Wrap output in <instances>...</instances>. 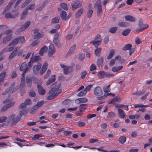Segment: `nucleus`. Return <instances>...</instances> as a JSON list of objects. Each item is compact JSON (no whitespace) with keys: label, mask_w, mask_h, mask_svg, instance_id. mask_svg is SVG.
Segmentation results:
<instances>
[{"label":"nucleus","mask_w":152,"mask_h":152,"mask_svg":"<svg viewBox=\"0 0 152 152\" xmlns=\"http://www.w3.org/2000/svg\"><path fill=\"white\" fill-rule=\"evenodd\" d=\"M16 1V0H12L5 7L3 11V12L4 13L6 10H9L12 6V4H14Z\"/></svg>","instance_id":"obj_19"},{"label":"nucleus","mask_w":152,"mask_h":152,"mask_svg":"<svg viewBox=\"0 0 152 152\" xmlns=\"http://www.w3.org/2000/svg\"><path fill=\"white\" fill-rule=\"evenodd\" d=\"M139 26L140 28H142V30L148 27V25L146 23L142 24H140Z\"/></svg>","instance_id":"obj_52"},{"label":"nucleus","mask_w":152,"mask_h":152,"mask_svg":"<svg viewBox=\"0 0 152 152\" xmlns=\"http://www.w3.org/2000/svg\"><path fill=\"white\" fill-rule=\"evenodd\" d=\"M103 62V59L102 57H101L98 59L97 65L98 67H100L101 66Z\"/></svg>","instance_id":"obj_26"},{"label":"nucleus","mask_w":152,"mask_h":152,"mask_svg":"<svg viewBox=\"0 0 152 152\" xmlns=\"http://www.w3.org/2000/svg\"><path fill=\"white\" fill-rule=\"evenodd\" d=\"M20 119V115L12 114L10 115L7 120V123L11 124L12 126L16 124Z\"/></svg>","instance_id":"obj_3"},{"label":"nucleus","mask_w":152,"mask_h":152,"mask_svg":"<svg viewBox=\"0 0 152 152\" xmlns=\"http://www.w3.org/2000/svg\"><path fill=\"white\" fill-rule=\"evenodd\" d=\"M86 104H82L80 105V112H82L86 109L85 106L86 105Z\"/></svg>","instance_id":"obj_56"},{"label":"nucleus","mask_w":152,"mask_h":152,"mask_svg":"<svg viewBox=\"0 0 152 152\" xmlns=\"http://www.w3.org/2000/svg\"><path fill=\"white\" fill-rule=\"evenodd\" d=\"M31 23V22L30 21H28L20 28L18 29V31L20 32L23 31L29 27Z\"/></svg>","instance_id":"obj_10"},{"label":"nucleus","mask_w":152,"mask_h":152,"mask_svg":"<svg viewBox=\"0 0 152 152\" xmlns=\"http://www.w3.org/2000/svg\"><path fill=\"white\" fill-rule=\"evenodd\" d=\"M110 85L108 86H105L103 88L104 92L107 93L110 92Z\"/></svg>","instance_id":"obj_41"},{"label":"nucleus","mask_w":152,"mask_h":152,"mask_svg":"<svg viewBox=\"0 0 152 152\" xmlns=\"http://www.w3.org/2000/svg\"><path fill=\"white\" fill-rule=\"evenodd\" d=\"M48 50V47L46 46H44L42 47L39 52V54L41 56L43 55L44 53L46 52Z\"/></svg>","instance_id":"obj_25"},{"label":"nucleus","mask_w":152,"mask_h":152,"mask_svg":"<svg viewBox=\"0 0 152 152\" xmlns=\"http://www.w3.org/2000/svg\"><path fill=\"white\" fill-rule=\"evenodd\" d=\"M7 72L6 70L4 71L0 74V77L4 79L5 78Z\"/></svg>","instance_id":"obj_53"},{"label":"nucleus","mask_w":152,"mask_h":152,"mask_svg":"<svg viewBox=\"0 0 152 152\" xmlns=\"http://www.w3.org/2000/svg\"><path fill=\"white\" fill-rule=\"evenodd\" d=\"M35 7V6L34 4H30L29 5L25 10H26L27 11H28V10H32L34 9Z\"/></svg>","instance_id":"obj_48"},{"label":"nucleus","mask_w":152,"mask_h":152,"mask_svg":"<svg viewBox=\"0 0 152 152\" xmlns=\"http://www.w3.org/2000/svg\"><path fill=\"white\" fill-rule=\"evenodd\" d=\"M33 54H32V55L31 59V61L32 62H34L37 61H39L41 59V57L39 56H34Z\"/></svg>","instance_id":"obj_21"},{"label":"nucleus","mask_w":152,"mask_h":152,"mask_svg":"<svg viewBox=\"0 0 152 152\" xmlns=\"http://www.w3.org/2000/svg\"><path fill=\"white\" fill-rule=\"evenodd\" d=\"M128 105H123L121 104H117L115 105V107L118 108H119L121 107H123L124 109L126 108V110H129L128 108Z\"/></svg>","instance_id":"obj_27"},{"label":"nucleus","mask_w":152,"mask_h":152,"mask_svg":"<svg viewBox=\"0 0 152 152\" xmlns=\"http://www.w3.org/2000/svg\"><path fill=\"white\" fill-rule=\"evenodd\" d=\"M56 75H53L51 76L50 78L48 81L46 82V85L48 86L51 83L54 82L56 80Z\"/></svg>","instance_id":"obj_18"},{"label":"nucleus","mask_w":152,"mask_h":152,"mask_svg":"<svg viewBox=\"0 0 152 152\" xmlns=\"http://www.w3.org/2000/svg\"><path fill=\"white\" fill-rule=\"evenodd\" d=\"M140 115L138 114H136L134 115H131L129 116V118L130 119H137L140 118Z\"/></svg>","instance_id":"obj_46"},{"label":"nucleus","mask_w":152,"mask_h":152,"mask_svg":"<svg viewBox=\"0 0 152 152\" xmlns=\"http://www.w3.org/2000/svg\"><path fill=\"white\" fill-rule=\"evenodd\" d=\"M61 7L65 10H67L68 8L66 4L64 3H62L60 4Z\"/></svg>","instance_id":"obj_54"},{"label":"nucleus","mask_w":152,"mask_h":152,"mask_svg":"<svg viewBox=\"0 0 152 152\" xmlns=\"http://www.w3.org/2000/svg\"><path fill=\"white\" fill-rule=\"evenodd\" d=\"M82 6V4L78 1H75L72 5V9L73 10H75L77 8L80 7Z\"/></svg>","instance_id":"obj_12"},{"label":"nucleus","mask_w":152,"mask_h":152,"mask_svg":"<svg viewBox=\"0 0 152 152\" xmlns=\"http://www.w3.org/2000/svg\"><path fill=\"white\" fill-rule=\"evenodd\" d=\"M16 54L17 53L15 52V51H13L9 56V58L10 59H12L15 56Z\"/></svg>","instance_id":"obj_59"},{"label":"nucleus","mask_w":152,"mask_h":152,"mask_svg":"<svg viewBox=\"0 0 152 152\" xmlns=\"http://www.w3.org/2000/svg\"><path fill=\"white\" fill-rule=\"evenodd\" d=\"M3 102L4 103H8L7 104L4 106L2 108L1 111L4 112L7 110L8 108L13 105L14 103L11 100L6 99L4 100Z\"/></svg>","instance_id":"obj_4"},{"label":"nucleus","mask_w":152,"mask_h":152,"mask_svg":"<svg viewBox=\"0 0 152 152\" xmlns=\"http://www.w3.org/2000/svg\"><path fill=\"white\" fill-rule=\"evenodd\" d=\"M93 12V10L92 9L88 10L87 12L86 15V17L87 18H90L91 17L92 15Z\"/></svg>","instance_id":"obj_47"},{"label":"nucleus","mask_w":152,"mask_h":152,"mask_svg":"<svg viewBox=\"0 0 152 152\" xmlns=\"http://www.w3.org/2000/svg\"><path fill=\"white\" fill-rule=\"evenodd\" d=\"M28 13V11L26 10L25 9L20 15V20L25 19Z\"/></svg>","instance_id":"obj_28"},{"label":"nucleus","mask_w":152,"mask_h":152,"mask_svg":"<svg viewBox=\"0 0 152 152\" xmlns=\"http://www.w3.org/2000/svg\"><path fill=\"white\" fill-rule=\"evenodd\" d=\"M117 29V28L116 27H113L110 28L109 31L111 33H114L116 31Z\"/></svg>","instance_id":"obj_60"},{"label":"nucleus","mask_w":152,"mask_h":152,"mask_svg":"<svg viewBox=\"0 0 152 152\" xmlns=\"http://www.w3.org/2000/svg\"><path fill=\"white\" fill-rule=\"evenodd\" d=\"M48 66V63L47 61H45L43 63L42 67L40 71V74L41 75L43 74L46 70Z\"/></svg>","instance_id":"obj_15"},{"label":"nucleus","mask_w":152,"mask_h":152,"mask_svg":"<svg viewBox=\"0 0 152 152\" xmlns=\"http://www.w3.org/2000/svg\"><path fill=\"white\" fill-rule=\"evenodd\" d=\"M118 115L120 118H124L126 115L124 111L121 109H119L118 110Z\"/></svg>","instance_id":"obj_23"},{"label":"nucleus","mask_w":152,"mask_h":152,"mask_svg":"<svg viewBox=\"0 0 152 152\" xmlns=\"http://www.w3.org/2000/svg\"><path fill=\"white\" fill-rule=\"evenodd\" d=\"M26 86L28 87L31 88L32 86V78L31 76H27L26 78Z\"/></svg>","instance_id":"obj_17"},{"label":"nucleus","mask_w":152,"mask_h":152,"mask_svg":"<svg viewBox=\"0 0 152 152\" xmlns=\"http://www.w3.org/2000/svg\"><path fill=\"white\" fill-rule=\"evenodd\" d=\"M123 68V66H120L118 67H114L112 68V71L114 72H117L121 70Z\"/></svg>","instance_id":"obj_36"},{"label":"nucleus","mask_w":152,"mask_h":152,"mask_svg":"<svg viewBox=\"0 0 152 152\" xmlns=\"http://www.w3.org/2000/svg\"><path fill=\"white\" fill-rule=\"evenodd\" d=\"M27 64L25 62L23 63L21 66L20 70L23 71V73H26L29 69V67H26Z\"/></svg>","instance_id":"obj_16"},{"label":"nucleus","mask_w":152,"mask_h":152,"mask_svg":"<svg viewBox=\"0 0 152 152\" xmlns=\"http://www.w3.org/2000/svg\"><path fill=\"white\" fill-rule=\"evenodd\" d=\"M94 7L97 8V15H100L102 12L101 1L100 0L97 1L95 3Z\"/></svg>","instance_id":"obj_7"},{"label":"nucleus","mask_w":152,"mask_h":152,"mask_svg":"<svg viewBox=\"0 0 152 152\" xmlns=\"http://www.w3.org/2000/svg\"><path fill=\"white\" fill-rule=\"evenodd\" d=\"M28 112V111L26 109H23L20 112L19 114L18 115H20V118H21L22 115H24L27 113Z\"/></svg>","instance_id":"obj_40"},{"label":"nucleus","mask_w":152,"mask_h":152,"mask_svg":"<svg viewBox=\"0 0 152 152\" xmlns=\"http://www.w3.org/2000/svg\"><path fill=\"white\" fill-rule=\"evenodd\" d=\"M32 0H26L22 5V7L23 8L26 6Z\"/></svg>","instance_id":"obj_64"},{"label":"nucleus","mask_w":152,"mask_h":152,"mask_svg":"<svg viewBox=\"0 0 152 152\" xmlns=\"http://www.w3.org/2000/svg\"><path fill=\"white\" fill-rule=\"evenodd\" d=\"M96 66L94 64H92L89 67V69L91 71H92L96 69Z\"/></svg>","instance_id":"obj_55"},{"label":"nucleus","mask_w":152,"mask_h":152,"mask_svg":"<svg viewBox=\"0 0 152 152\" xmlns=\"http://www.w3.org/2000/svg\"><path fill=\"white\" fill-rule=\"evenodd\" d=\"M75 45H74L71 47L69 50L68 52V54L69 55H70L75 50Z\"/></svg>","instance_id":"obj_43"},{"label":"nucleus","mask_w":152,"mask_h":152,"mask_svg":"<svg viewBox=\"0 0 152 152\" xmlns=\"http://www.w3.org/2000/svg\"><path fill=\"white\" fill-rule=\"evenodd\" d=\"M101 49L100 48H98L95 50V53L96 56H99L101 52Z\"/></svg>","instance_id":"obj_45"},{"label":"nucleus","mask_w":152,"mask_h":152,"mask_svg":"<svg viewBox=\"0 0 152 152\" xmlns=\"http://www.w3.org/2000/svg\"><path fill=\"white\" fill-rule=\"evenodd\" d=\"M55 52V49L53 45L50 44L49 46L48 55L49 56H52Z\"/></svg>","instance_id":"obj_11"},{"label":"nucleus","mask_w":152,"mask_h":152,"mask_svg":"<svg viewBox=\"0 0 152 152\" xmlns=\"http://www.w3.org/2000/svg\"><path fill=\"white\" fill-rule=\"evenodd\" d=\"M86 125V123L83 122L78 121L77 122V126L80 127H82Z\"/></svg>","instance_id":"obj_57"},{"label":"nucleus","mask_w":152,"mask_h":152,"mask_svg":"<svg viewBox=\"0 0 152 152\" xmlns=\"http://www.w3.org/2000/svg\"><path fill=\"white\" fill-rule=\"evenodd\" d=\"M18 90V88H15L12 91L10 90L8 91L7 89L5 90L4 92L2 93V95H6L8 92H10L11 93H13L15 92Z\"/></svg>","instance_id":"obj_34"},{"label":"nucleus","mask_w":152,"mask_h":152,"mask_svg":"<svg viewBox=\"0 0 152 152\" xmlns=\"http://www.w3.org/2000/svg\"><path fill=\"white\" fill-rule=\"evenodd\" d=\"M19 42L18 37L13 40L10 43L8 46L10 48L6 47L0 52V56L4 53L5 52H9L13 50L14 46Z\"/></svg>","instance_id":"obj_2"},{"label":"nucleus","mask_w":152,"mask_h":152,"mask_svg":"<svg viewBox=\"0 0 152 152\" xmlns=\"http://www.w3.org/2000/svg\"><path fill=\"white\" fill-rule=\"evenodd\" d=\"M37 87L39 94L42 95L45 94V90L44 89L40 86L37 85Z\"/></svg>","instance_id":"obj_29"},{"label":"nucleus","mask_w":152,"mask_h":152,"mask_svg":"<svg viewBox=\"0 0 152 152\" xmlns=\"http://www.w3.org/2000/svg\"><path fill=\"white\" fill-rule=\"evenodd\" d=\"M25 74L23 73L22 75V77L21 79V82L20 83V86H23L25 84Z\"/></svg>","instance_id":"obj_42"},{"label":"nucleus","mask_w":152,"mask_h":152,"mask_svg":"<svg viewBox=\"0 0 152 152\" xmlns=\"http://www.w3.org/2000/svg\"><path fill=\"white\" fill-rule=\"evenodd\" d=\"M52 88L50 90L48 94L50 95L47 97L48 100H51L57 96L61 93V90L60 89L61 84L57 82L51 85Z\"/></svg>","instance_id":"obj_1"},{"label":"nucleus","mask_w":152,"mask_h":152,"mask_svg":"<svg viewBox=\"0 0 152 152\" xmlns=\"http://www.w3.org/2000/svg\"><path fill=\"white\" fill-rule=\"evenodd\" d=\"M42 65L41 64H38L34 65L33 67V72L35 74H37L39 71Z\"/></svg>","instance_id":"obj_14"},{"label":"nucleus","mask_w":152,"mask_h":152,"mask_svg":"<svg viewBox=\"0 0 152 152\" xmlns=\"http://www.w3.org/2000/svg\"><path fill=\"white\" fill-rule=\"evenodd\" d=\"M121 99V98L120 96H116L112 99V100L110 102V103H114L115 102L120 101Z\"/></svg>","instance_id":"obj_32"},{"label":"nucleus","mask_w":152,"mask_h":152,"mask_svg":"<svg viewBox=\"0 0 152 152\" xmlns=\"http://www.w3.org/2000/svg\"><path fill=\"white\" fill-rule=\"evenodd\" d=\"M18 38L19 41L21 43H24L25 42V40L23 37H18Z\"/></svg>","instance_id":"obj_58"},{"label":"nucleus","mask_w":152,"mask_h":152,"mask_svg":"<svg viewBox=\"0 0 152 152\" xmlns=\"http://www.w3.org/2000/svg\"><path fill=\"white\" fill-rule=\"evenodd\" d=\"M101 42L102 40H100L96 41H93L91 42L90 43L92 44L93 45H94L95 47L96 48L100 45Z\"/></svg>","instance_id":"obj_30"},{"label":"nucleus","mask_w":152,"mask_h":152,"mask_svg":"<svg viewBox=\"0 0 152 152\" xmlns=\"http://www.w3.org/2000/svg\"><path fill=\"white\" fill-rule=\"evenodd\" d=\"M12 31L11 30H8L6 31L4 34L6 36L3 39V43H6L10 41L12 37V35L11 34Z\"/></svg>","instance_id":"obj_5"},{"label":"nucleus","mask_w":152,"mask_h":152,"mask_svg":"<svg viewBox=\"0 0 152 152\" xmlns=\"http://www.w3.org/2000/svg\"><path fill=\"white\" fill-rule=\"evenodd\" d=\"M125 19L127 21L134 22L136 21L134 18L131 15H126L125 17Z\"/></svg>","instance_id":"obj_24"},{"label":"nucleus","mask_w":152,"mask_h":152,"mask_svg":"<svg viewBox=\"0 0 152 152\" xmlns=\"http://www.w3.org/2000/svg\"><path fill=\"white\" fill-rule=\"evenodd\" d=\"M59 17H56L52 20L51 22L52 23H57L59 22Z\"/></svg>","instance_id":"obj_51"},{"label":"nucleus","mask_w":152,"mask_h":152,"mask_svg":"<svg viewBox=\"0 0 152 152\" xmlns=\"http://www.w3.org/2000/svg\"><path fill=\"white\" fill-rule=\"evenodd\" d=\"M66 15L67 13L65 11L63 10L60 12V16L63 20L65 21L67 20Z\"/></svg>","instance_id":"obj_20"},{"label":"nucleus","mask_w":152,"mask_h":152,"mask_svg":"<svg viewBox=\"0 0 152 152\" xmlns=\"http://www.w3.org/2000/svg\"><path fill=\"white\" fill-rule=\"evenodd\" d=\"M18 14V13L17 11H15V12H12V13L9 12L5 14V16L6 18H14L16 17Z\"/></svg>","instance_id":"obj_9"},{"label":"nucleus","mask_w":152,"mask_h":152,"mask_svg":"<svg viewBox=\"0 0 152 152\" xmlns=\"http://www.w3.org/2000/svg\"><path fill=\"white\" fill-rule=\"evenodd\" d=\"M103 94L102 90L101 88L97 86L95 88L94 90V94L96 96H101Z\"/></svg>","instance_id":"obj_8"},{"label":"nucleus","mask_w":152,"mask_h":152,"mask_svg":"<svg viewBox=\"0 0 152 152\" xmlns=\"http://www.w3.org/2000/svg\"><path fill=\"white\" fill-rule=\"evenodd\" d=\"M126 141V138L124 136H122L120 137L118 140L119 142L121 144L124 143Z\"/></svg>","instance_id":"obj_37"},{"label":"nucleus","mask_w":152,"mask_h":152,"mask_svg":"<svg viewBox=\"0 0 152 152\" xmlns=\"http://www.w3.org/2000/svg\"><path fill=\"white\" fill-rule=\"evenodd\" d=\"M115 53V51L113 50H111L110 53L107 57V59L108 60L111 58Z\"/></svg>","instance_id":"obj_39"},{"label":"nucleus","mask_w":152,"mask_h":152,"mask_svg":"<svg viewBox=\"0 0 152 152\" xmlns=\"http://www.w3.org/2000/svg\"><path fill=\"white\" fill-rule=\"evenodd\" d=\"M51 73V71L50 69L48 70L46 74H45L44 77V78L46 79L50 75Z\"/></svg>","instance_id":"obj_63"},{"label":"nucleus","mask_w":152,"mask_h":152,"mask_svg":"<svg viewBox=\"0 0 152 152\" xmlns=\"http://www.w3.org/2000/svg\"><path fill=\"white\" fill-rule=\"evenodd\" d=\"M39 107L37 105L34 106L31 111V113H34L37 111L39 109Z\"/></svg>","instance_id":"obj_44"},{"label":"nucleus","mask_w":152,"mask_h":152,"mask_svg":"<svg viewBox=\"0 0 152 152\" xmlns=\"http://www.w3.org/2000/svg\"><path fill=\"white\" fill-rule=\"evenodd\" d=\"M87 72L86 71H84L82 72L81 74V77L82 79H83L85 78V77L87 75Z\"/></svg>","instance_id":"obj_61"},{"label":"nucleus","mask_w":152,"mask_h":152,"mask_svg":"<svg viewBox=\"0 0 152 152\" xmlns=\"http://www.w3.org/2000/svg\"><path fill=\"white\" fill-rule=\"evenodd\" d=\"M84 10L83 8H81L75 14V17L77 18H79L83 13Z\"/></svg>","instance_id":"obj_22"},{"label":"nucleus","mask_w":152,"mask_h":152,"mask_svg":"<svg viewBox=\"0 0 152 152\" xmlns=\"http://www.w3.org/2000/svg\"><path fill=\"white\" fill-rule=\"evenodd\" d=\"M86 91L85 89H84L82 91H81L79 93L77 94V96H83L86 95Z\"/></svg>","instance_id":"obj_50"},{"label":"nucleus","mask_w":152,"mask_h":152,"mask_svg":"<svg viewBox=\"0 0 152 152\" xmlns=\"http://www.w3.org/2000/svg\"><path fill=\"white\" fill-rule=\"evenodd\" d=\"M130 31V29L127 28L124 31L122 32V34L124 36H126L129 33Z\"/></svg>","instance_id":"obj_49"},{"label":"nucleus","mask_w":152,"mask_h":152,"mask_svg":"<svg viewBox=\"0 0 152 152\" xmlns=\"http://www.w3.org/2000/svg\"><path fill=\"white\" fill-rule=\"evenodd\" d=\"M106 75V72L101 71L98 72V76L99 78L101 79L105 77Z\"/></svg>","instance_id":"obj_31"},{"label":"nucleus","mask_w":152,"mask_h":152,"mask_svg":"<svg viewBox=\"0 0 152 152\" xmlns=\"http://www.w3.org/2000/svg\"><path fill=\"white\" fill-rule=\"evenodd\" d=\"M33 78L35 83H37L38 84V85L41 86V85L42 83V79H38L37 78H35L34 77H33Z\"/></svg>","instance_id":"obj_33"},{"label":"nucleus","mask_w":152,"mask_h":152,"mask_svg":"<svg viewBox=\"0 0 152 152\" xmlns=\"http://www.w3.org/2000/svg\"><path fill=\"white\" fill-rule=\"evenodd\" d=\"M35 34L34 36V39H40L43 36V34L39 32L38 30L36 29L34 31Z\"/></svg>","instance_id":"obj_13"},{"label":"nucleus","mask_w":152,"mask_h":152,"mask_svg":"<svg viewBox=\"0 0 152 152\" xmlns=\"http://www.w3.org/2000/svg\"><path fill=\"white\" fill-rule=\"evenodd\" d=\"M53 42L57 47H60L61 46V44L58 39L53 38Z\"/></svg>","instance_id":"obj_38"},{"label":"nucleus","mask_w":152,"mask_h":152,"mask_svg":"<svg viewBox=\"0 0 152 152\" xmlns=\"http://www.w3.org/2000/svg\"><path fill=\"white\" fill-rule=\"evenodd\" d=\"M60 66L63 69L65 75H67L73 71V68L71 66H67L61 64H60Z\"/></svg>","instance_id":"obj_6"},{"label":"nucleus","mask_w":152,"mask_h":152,"mask_svg":"<svg viewBox=\"0 0 152 152\" xmlns=\"http://www.w3.org/2000/svg\"><path fill=\"white\" fill-rule=\"evenodd\" d=\"M132 47L131 44H126L122 48V50H130Z\"/></svg>","instance_id":"obj_35"},{"label":"nucleus","mask_w":152,"mask_h":152,"mask_svg":"<svg viewBox=\"0 0 152 152\" xmlns=\"http://www.w3.org/2000/svg\"><path fill=\"white\" fill-rule=\"evenodd\" d=\"M114 114L113 112H110L107 115L106 117L107 118H113L114 117Z\"/></svg>","instance_id":"obj_62"}]
</instances>
